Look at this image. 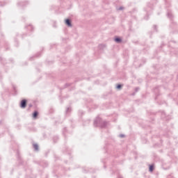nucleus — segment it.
Wrapping results in <instances>:
<instances>
[{
    "mask_svg": "<svg viewBox=\"0 0 178 178\" xmlns=\"http://www.w3.org/2000/svg\"><path fill=\"white\" fill-rule=\"evenodd\" d=\"M114 41L117 44H122V42H123V39L121 37L115 36L114 38Z\"/></svg>",
    "mask_w": 178,
    "mask_h": 178,
    "instance_id": "nucleus-1",
    "label": "nucleus"
},
{
    "mask_svg": "<svg viewBox=\"0 0 178 178\" xmlns=\"http://www.w3.org/2000/svg\"><path fill=\"white\" fill-rule=\"evenodd\" d=\"M65 24L66 26H67V27H72V20L66 19H65Z\"/></svg>",
    "mask_w": 178,
    "mask_h": 178,
    "instance_id": "nucleus-2",
    "label": "nucleus"
},
{
    "mask_svg": "<svg viewBox=\"0 0 178 178\" xmlns=\"http://www.w3.org/2000/svg\"><path fill=\"white\" fill-rule=\"evenodd\" d=\"M122 88H123V84L118 83L115 85V90H117V91H120Z\"/></svg>",
    "mask_w": 178,
    "mask_h": 178,
    "instance_id": "nucleus-3",
    "label": "nucleus"
},
{
    "mask_svg": "<svg viewBox=\"0 0 178 178\" xmlns=\"http://www.w3.org/2000/svg\"><path fill=\"white\" fill-rule=\"evenodd\" d=\"M26 106V100H22L21 102V108H24Z\"/></svg>",
    "mask_w": 178,
    "mask_h": 178,
    "instance_id": "nucleus-4",
    "label": "nucleus"
},
{
    "mask_svg": "<svg viewBox=\"0 0 178 178\" xmlns=\"http://www.w3.org/2000/svg\"><path fill=\"white\" fill-rule=\"evenodd\" d=\"M37 116H38V113L37 111H35L33 115V119H35V118H37Z\"/></svg>",
    "mask_w": 178,
    "mask_h": 178,
    "instance_id": "nucleus-5",
    "label": "nucleus"
},
{
    "mask_svg": "<svg viewBox=\"0 0 178 178\" xmlns=\"http://www.w3.org/2000/svg\"><path fill=\"white\" fill-rule=\"evenodd\" d=\"M33 147L35 151H38V145H37V143L33 144Z\"/></svg>",
    "mask_w": 178,
    "mask_h": 178,
    "instance_id": "nucleus-6",
    "label": "nucleus"
},
{
    "mask_svg": "<svg viewBox=\"0 0 178 178\" xmlns=\"http://www.w3.org/2000/svg\"><path fill=\"white\" fill-rule=\"evenodd\" d=\"M124 9V7L123 6H120L117 8V10H123Z\"/></svg>",
    "mask_w": 178,
    "mask_h": 178,
    "instance_id": "nucleus-7",
    "label": "nucleus"
},
{
    "mask_svg": "<svg viewBox=\"0 0 178 178\" xmlns=\"http://www.w3.org/2000/svg\"><path fill=\"white\" fill-rule=\"evenodd\" d=\"M149 172H152L154 170V166L153 165H150L149 168Z\"/></svg>",
    "mask_w": 178,
    "mask_h": 178,
    "instance_id": "nucleus-8",
    "label": "nucleus"
},
{
    "mask_svg": "<svg viewBox=\"0 0 178 178\" xmlns=\"http://www.w3.org/2000/svg\"><path fill=\"white\" fill-rule=\"evenodd\" d=\"M126 136L124 134H120V137H121V138H123L124 137H125Z\"/></svg>",
    "mask_w": 178,
    "mask_h": 178,
    "instance_id": "nucleus-9",
    "label": "nucleus"
}]
</instances>
